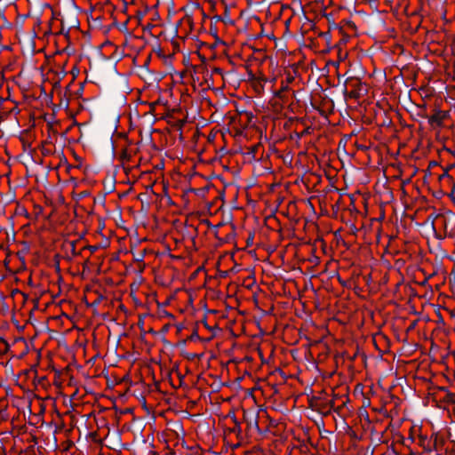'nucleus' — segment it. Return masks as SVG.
Instances as JSON below:
<instances>
[{
  "label": "nucleus",
  "instance_id": "1",
  "mask_svg": "<svg viewBox=\"0 0 455 455\" xmlns=\"http://www.w3.org/2000/svg\"><path fill=\"white\" fill-rule=\"evenodd\" d=\"M76 451V448L73 442L66 441L61 446H59V454L60 455H74Z\"/></svg>",
  "mask_w": 455,
  "mask_h": 455
},
{
  "label": "nucleus",
  "instance_id": "2",
  "mask_svg": "<svg viewBox=\"0 0 455 455\" xmlns=\"http://www.w3.org/2000/svg\"><path fill=\"white\" fill-rule=\"evenodd\" d=\"M443 118L444 114L441 111H437L429 117L428 122L431 125L440 126L443 122Z\"/></svg>",
  "mask_w": 455,
  "mask_h": 455
},
{
  "label": "nucleus",
  "instance_id": "7",
  "mask_svg": "<svg viewBox=\"0 0 455 455\" xmlns=\"http://www.w3.org/2000/svg\"><path fill=\"white\" fill-rule=\"evenodd\" d=\"M287 86H283L282 91L285 90Z\"/></svg>",
  "mask_w": 455,
  "mask_h": 455
},
{
  "label": "nucleus",
  "instance_id": "4",
  "mask_svg": "<svg viewBox=\"0 0 455 455\" xmlns=\"http://www.w3.org/2000/svg\"><path fill=\"white\" fill-rule=\"evenodd\" d=\"M62 107L67 108V107H68V104H67V103H66V104H63L62 100H60V101L59 102L58 108H62Z\"/></svg>",
  "mask_w": 455,
  "mask_h": 455
},
{
  "label": "nucleus",
  "instance_id": "5",
  "mask_svg": "<svg viewBox=\"0 0 455 455\" xmlns=\"http://www.w3.org/2000/svg\"><path fill=\"white\" fill-rule=\"evenodd\" d=\"M57 382V373L54 374V378L52 383L55 384Z\"/></svg>",
  "mask_w": 455,
  "mask_h": 455
},
{
  "label": "nucleus",
  "instance_id": "6",
  "mask_svg": "<svg viewBox=\"0 0 455 455\" xmlns=\"http://www.w3.org/2000/svg\"><path fill=\"white\" fill-rule=\"evenodd\" d=\"M58 201H59V204H60V201H62V198H60V197L59 196Z\"/></svg>",
  "mask_w": 455,
  "mask_h": 455
},
{
  "label": "nucleus",
  "instance_id": "3",
  "mask_svg": "<svg viewBox=\"0 0 455 455\" xmlns=\"http://www.w3.org/2000/svg\"><path fill=\"white\" fill-rule=\"evenodd\" d=\"M58 166H59V169L65 166L68 168L67 166V159L66 157H61L60 155H59V164H58Z\"/></svg>",
  "mask_w": 455,
  "mask_h": 455
}]
</instances>
